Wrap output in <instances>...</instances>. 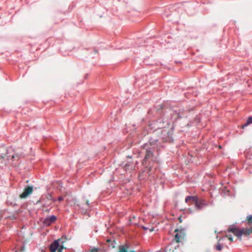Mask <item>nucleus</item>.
<instances>
[{
  "instance_id": "obj_17",
  "label": "nucleus",
  "mask_w": 252,
  "mask_h": 252,
  "mask_svg": "<svg viewBox=\"0 0 252 252\" xmlns=\"http://www.w3.org/2000/svg\"><path fill=\"white\" fill-rule=\"evenodd\" d=\"M142 227L144 230H147L148 229H149V228L146 226H142Z\"/></svg>"
},
{
  "instance_id": "obj_14",
  "label": "nucleus",
  "mask_w": 252,
  "mask_h": 252,
  "mask_svg": "<svg viewBox=\"0 0 252 252\" xmlns=\"http://www.w3.org/2000/svg\"><path fill=\"white\" fill-rule=\"evenodd\" d=\"M225 237H227L230 241L233 242V238L231 235H226Z\"/></svg>"
},
{
  "instance_id": "obj_3",
  "label": "nucleus",
  "mask_w": 252,
  "mask_h": 252,
  "mask_svg": "<svg viewBox=\"0 0 252 252\" xmlns=\"http://www.w3.org/2000/svg\"><path fill=\"white\" fill-rule=\"evenodd\" d=\"M194 202L196 209L197 210H200L207 206V203L206 202L205 199L203 198L199 199L197 196H195V199L194 200Z\"/></svg>"
},
{
  "instance_id": "obj_4",
  "label": "nucleus",
  "mask_w": 252,
  "mask_h": 252,
  "mask_svg": "<svg viewBox=\"0 0 252 252\" xmlns=\"http://www.w3.org/2000/svg\"><path fill=\"white\" fill-rule=\"evenodd\" d=\"M33 187L32 186H26L23 190V192L20 194L19 197L21 199H25L27 198L33 192Z\"/></svg>"
},
{
  "instance_id": "obj_13",
  "label": "nucleus",
  "mask_w": 252,
  "mask_h": 252,
  "mask_svg": "<svg viewBox=\"0 0 252 252\" xmlns=\"http://www.w3.org/2000/svg\"><path fill=\"white\" fill-rule=\"evenodd\" d=\"M195 199V196H188L185 199L186 202H188L189 200H192L194 202V200Z\"/></svg>"
},
{
  "instance_id": "obj_8",
  "label": "nucleus",
  "mask_w": 252,
  "mask_h": 252,
  "mask_svg": "<svg viewBox=\"0 0 252 252\" xmlns=\"http://www.w3.org/2000/svg\"><path fill=\"white\" fill-rule=\"evenodd\" d=\"M153 157V153L150 151L147 150L146 152V155L145 158L144 159L143 162H142L143 164H146L147 161L150 159H151Z\"/></svg>"
},
{
  "instance_id": "obj_20",
  "label": "nucleus",
  "mask_w": 252,
  "mask_h": 252,
  "mask_svg": "<svg viewBox=\"0 0 252 252\" xmlns=\"http://www.w3.org/2000/svg\"><path fill=\"white\" fill-rule=\"evenodd\" d=\"M179 221H180V222H182V220H181V217L179 218Z\"/></svg>"
},
{
  "instance_id": "obj_6",
  "label": "nucleus",
  "mask_w": 252,
  "mask_h": 252,
  "mask_svg": "<svg viewBox=\"0 0 252 252\" xmlns=\"http://www.w3.org/2000/svg\"><path fill=\"white\" fill-rule=\"evenodd\" d=\"M79 206L83 211H85L86 212L90 207V205L89 204V201L88 199L83 198L82 199V200L81 201L80 204H79Z\"/></svg>"
},
{
  "instance_id": "obj_1",
  "label": "nucleus",
  "mask_w": 252,
  "mask_h": 252,
  "mask_svg": "<svg viewBox=\"0 0 252 252\" xmlns=\"http://www.w3.org/2000/svg\"><path fill=\"white\" fill-rule=\"evenodd\" d=\"M246 220L249 228H244L241 230L235 227H229L228 228V232L233 233L235 236L238 237L240 239L242 235L245 236H249L250 234H252V215L247 216Z\"/></svg>"
},
{
  "instance_id": "obj_18",
  "label": "nucleus",
  "mask_w": 252,
  "mask_h": 252,
  "mask_svg": "<svg viewBox=\"0 0 252 252\" xmlns=\"http://www.w3.org/2000/svg\"><path fill=\"white\" fill-rule=\"evenodd\" d=\"M149 231H150V232H152V231H154V227H152V228H150V229H149Z\"/></svg>"
},
{
  "instance_id": "obj_11",
  "label": "nucleus",
  "mask_w": 252,
  "mask_h": 252,
  "mask_svg": "<svg viewBox=\"0 0 252 252\" xmlns=\"http://www.w3.org/2000/svg\"><path fill=\"white\" fill-rule=\"evenodd\" d=\"M133 167L131 164H126L125 165V169L126 171H130L133 169Z\"/></svg>"
},
{
  "instance_id": "obj_19",
  "label": "nucleus",
  "mask_w": 252,
  "mask_h": 252,
  "mask_svg": "<svg viewBox=\"0 0 252 252\" xmlns=\"http://www.w3.org/2000/svg\"><path fill=\"white\" fill-rule=\"evenodd\" d=\"M148 170H149V171H151V170H152V167H151V166H149V167H148Z\"/></svg>"
},
{
  "instance_id": "obj_21",
  "label": "nucleus",
  "mask_w": 252,
  "mask_h": 252,
  "mask_svg": "<svg viewBox=\"0 0 252 252\" xmlns=\"http://www.w3.org/2000/svg\"><path fill=\"white\" fill-rule=\"evenodd\" d=\"M135 218V217H133V219H134Z\"/></svg>"
},
{
  "instance_id": "obj_12",
  "label": "nucleus",
  "mask_w": 252,
  "mask_h": 252,
  "mask_svg": "<svg viewBox=\"0 0 252 252\" xmlns=\"http://www.w3.org/2000/svg\"><path fill=\"white\" fill-rule=\"evenodd\" d=\"M117 252H128L127 248L125 246H120L119 250Z\"/></svg>"
},
{
  "instance_id": "obj_9",
  "label": "nucleus",
  "mask_w": 252,
  "mask_h": 252,
  "mask_svg": "<svg viewBox=\"0 0 252 252\" xmlns=\"http://www.w3.org/2000/svg\"><path fill=\"white\" fill-rule=\"evenodd\" d=\"M224 239V238H220L218 241V243L215 246V249L217 251H221L222 248V241Z\"/></svg>"
},
{
  "instance_id": "obj_7",
  "label": "nucleus",
  "mask_w": 252,
  "mask_h": 252,
  "mask_svg": "<svg viewBox=\"0 0 252 252\" xmlns=\"http://www.w3.org/2000/svg\"><path fill=\"white\" fill-rule=\"evenodd\" d=\"M57 218L55 216H52L46 218L43 221V223L46 225H50L52 223L55 221Z\"/></svg>"
},
{
  "instance_id": "obj_16",
  "label": "nucleus",
  "mask_w": 252,
  "mask_h": 252,
  "mask_svg": "<svg viewBox=\"0 0 252 252\" xmlns=\"http://www.w3.org/2000/svg\"><path fill=\"white\" fill-rule=\"evenodd\" d=\"M58 200H59V201H62V200H63V196H61L59 197V198H58Z\"/></svg>"
},
{
  "instance_id": "obj_10",
  "label": "nucleus",
  "mask_w": 252,
  "mask_h": 252,
  "mask_svg": "<svg viewBox=\"0 0 252 252\" xmlns=\"http://www.w3.org/2000/svg\"><path fill=\"white\" fill-rule=\"evenodd\" d=\"M251 124H252V117H250L248 118L247 122L242 126V128L244 129L245 127Z\"/></svg>"
},
{
  "instance_id": "obj_5",
  "label": "nucleus",
  "mask_w": 252,
  "mask_h": 252,
  "mask_svg": "<svg viewBox=\"0 0 252 252\" xmlns=\"http://www.w3.org/2000/svg\"><path fill=\"white\" fill-rule=\"evenodd\" d=\"M175 232L177 233L175 235L174 240L176 243H179L180 242V240L183 239L185 236V229H176Z\"/></svg>"
},
{
  "instance_id": "obj_2",
  "label": "nucleus",
  "mask_w": 252,
  "mask_h": 252,
  "mask_svg": "<svg viewBox=\"0 0 252 252\" xmlns=\"http://www.w3.org/2000/svg\"><path fill=\"white\" fill-rule=\"evenodd\" d=\"M66 241V239L63 238L55 241L50 245V251L51 252H62L63 249H66L64 245Z\"/></svg>"
},
{
  "instance_id": "obj_15",
  "label": "nucleus",
  "mask_w": 252,
  "mask_h": 252,
  "mask_svg": "<svg viewBox=\"0 0 252 252\" xmlns=\"http://www.w3.org/2000/svg\"><path fill=\"white\" fill-rule=\"evenodd\" d=\"M98 251V249H97V248H94L90 252H96Z\"/></svg>"
}]
</instances>
